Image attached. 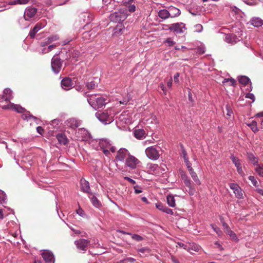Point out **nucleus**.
<instances>
[{"label": "nucleus", "mask_w": 263, "mask_h": 263, "mask_svg": "<svg viewBox=\"0 0 263 263\" xmlns=\"http://www.w3.org/2000/svg\"><path fill=\"white\" fill-rule=\"evenodd\" d=\"M87 101L90 105L95 109L102 107L106 103V99L99 95L93 94L90 95Z\"/></svg>", "instance_id": "f257e3e1"}, {"label": "nucleus", "mask_w": 263, "mask_h": 263, "mask_svg": "<svg viewBox=\"0 0 263 263\" xmlns=\"http://www.w3.org/2000/svg\"><path fill=\"white\" fill-rule=\"evenodd\" d=\"M96 117L105 124H109L113 121V118L107 111L98 112L96 114Z\"/></svg>", "instance_id": "f03ea898"}, {"label": "nucleus", "mask_w": 263, "mask_h": 263, "mask_svg": "<svg viewBox=\"0 0 263 263\" xmlns=\"http://www.w3.org/2000/svg\"><path fill=\"white\" fill-rule=\"evenodd\" d=\"M164 27H168V30L176 33H182L185 29V25L183 23H174L170 25H164Z\"/></svg>", "instance_id": "7ed1b4c3"}, {"label": "nucleus", "mask_w": 263, "mask_h": 263, "mask_svg": "<svg viewBox=\"0 0 263 263\" xmlns=\"http://www.w3.org/2000/svg\"><path fill=\"white\" fill-rule=\"evenodd\" d=\"M147 157L152 160H157L159 156V151L154 146H150L145 149Z\"/></svg>", "instance_id": "20e7f679"}, {"label": "nucleus", "mask_w": 263, "mask_h": 263, "mask_svg": "<svg viewBox=\"0 0 263 263\" xmlns=\"http://www.w3.org/2000/svg\"><path fill=\"white\" fill-rule=\"evenodd\" d=\"M140 163V161L134 156L128 155L125 160V165L132 169H135Z\"/></svg>", "instance_id": "39448f33"}, {"label": "nucleus", "mask_w": 263, "mask_h": 263, "mask_svg": "<svg viewBox=\"0 0 263 263\" xmlns=\"http://www.w3.org/2000/svg\"><path fill=\"white\" fill-rule=\"evenodd\" d=\"M89 243V240L83 238L79 239L74 241V245L76 246L77 249L84 251H86Z\"/></svg>", "instance_id": "423d86ee"}, {"label": "nucleus", "mask_w": 263, "mask_h": 263, "mask_svg": "<svg viewBox=\"0 0 263 263\" xmlns=\"http://www.w3.org/2000/svg\"><path fill=\"white\" fill-rule=\"evenodd\" d=\"M126 17V14L120 11L116 12L110 15V19L111 21L115 22H120L123 21Z\"/></svg>", "instance_id": "0eeeda50"}, {"label": "nucleus", "mask_w": 263, "mask_h": 263, "mask_svg": "<svg viewBox=\"0 0 263 263\" xmlns=\"http://www.w3.org/2000/svg\"><path fill=\"white\" fill-rule=\"evenodd\" d=\"M62 62L58 57H54L51 60V68L55 73H58L61 69Z\"/></svg>", "instance_id": "6e6552de"}, {"label": "nucleus", "mask_w": 263, "mask_h": 263, "mask_svg": "<svg viewBox=\"0 0 263 263\" xmlns=\"http://www.w3.org/2000/svg\"><path fill=\"white\" fill-rule=\"evenodd\" d=\"M37 12V9L35 8L28 7L26 9L24 17L25 20L28 21L30 18L33 17Z\"/></svg>", "instance_id": "1a4fd4ad"}, {"label": "nucleus", "mask_w": 263, "mask_h": 263, "mask_svg": "<svg viewBox=\"0 0 263 263\" xmlns=\"http://www.w3.org/2000/svg\"><path fill=\"white\" fill-rule=\"evenodd\" d=\"M77 136L82 140H87L90 139L91 135L85 128H82L78 129Z\"/></svg>", "instance_id": "9d476101"}, {"label": "nucleus", "mask_w": 263, "mask_h": 263, "mask_svg": "<svg viewBox=\"0 0 263 263\" xmlns=\"http://www.w3.org/2000/svg\"><path fill=\"white\" fill-rule=\"evenodd\" d=\"M61 86L65 90L70 89L73 85V83L71 79L70 78H64L61 81Z\"/></svg>", "instance_id": "9b49d317"}, {"label": "nucleus", "mask_w": 263, "mask_h": 263, "mask_svg": "<svg viewBox=\"0 0 263 263\" xmlns=\"http://www.w3.org/2000/svg\"><path fill=\"white\" fill-rule=\"evenodd\" d=\"M45 25L41 23H37L33 28L30 30L29 32V36L31 39H33L35 37V34L40 30L42 28H44Z\"/></svg>", "instance_id": "f8f14e48"}, {"label": "nucleus", "mask_w": 263, "mask_h": 263, "mask_svg": "<svg viewBox=\"0 0 263 263\" xmlns=\"http://www.w3.org/2000/svg\"><path fill=\"white\" fill-rule=\"evenodd\" d=\"M42 256L47 263H51L54 260L53 254L49 251H45L42 253Z\"/></svg>", "instance_id": "ddd939ff"}, {"label": "nucleus", "mask_w": 263, "mask_h": 263, "mask_svg": "<svg viewBox=\"0 0 263 263\" xmlns=\"http://www.w3.org/2000/svg\"><path fill=\"white\" fill-rule=\"evenodd\" d=\"M223 227L225 233L230 236V237L231 238V239L233 240H237V237L236 235V234L232 231L229 226L226 223L223 222Z\"/></svg>", "instance_id": "4468645a"}, {"label": "nucleus", "mask_w": 263, "mask_h": 263, "mask_svg": "<svg viewBox=\"0 0 263 263\" xmlns=\"http://www.w3.org/2000/svg\"><path fill=\"white\" fill-rule=\"evenodd\" d=\"M127 150L125 148H120L117 152L116 158L118 161L123 162L127 155Z\"/></svg>", "instance_id": "2eb2a0df"}, {"label": "nucleus", "mask_w": 263, "mask_h": 263, "mask_svg": "<svg viewBox=\"0 0 263 263\" xmlns=\"http://www.w3.org/2000/svg\"><path fill=\"white\" fill-rule=\"evenodd\" d=\"M124 29V26L122 24H118L113 29L112 35L114 36H118L123 33Z\"/></svg>", "instance_id": "dca6fc26"}, {"label": "nucleus", "mask_w": 263, "mask_h": 263, "mask_svg": "<svg viewBox=\"0 0 263 263\" xmlns=\"http://www.w3.org/2000/svg\"><path fill=\"white\" fill-rule=\"evenodd\" d=\"M81 189V190L85 193H89L90 190L89 183L85 179L82 178L80 180Z\"/></svg>", "instance_id": "f3484780"}, {"label": "nucleus", "mask_w": 263, "mask_h": 263, "mask_svg": "<svg viewBox=\"0 0 263 263\" xmlns=\"http://www.w3.org/2000/svg\"><path fill=\"white\" fill-rule=\"evenodd\" d=\"M125 6L130 12H134L136 10L135 0H128L124 2Z\"/></svg>", "instance_id": "a211bd4d"}, {"label": "nucleus", "mask_w": 263, "mask_h": 263, "mask_svg": "<svg viewBox=\"0 0 263 263\" xmlns=\"http://www.w3.org/2000/svg\"><path fill=\"white\" fill-rule=\"evenodd\" d=\"M250 24L254 27H259L263 24V20L258 17H253L250 21Z\"/></svg>", "instance_id": "6ab92c4d"}, {"label": "nucleus", "mask_w": 263, "mask_h": 263, "mask_svg": "<svg viewBox=\"0 0 263 263\" xmlns=\"http://www.w3.org/2000/svg\"><path fill=\"white\" fill-rule=\"evenodd\" d=\"M56 137L59 143L61 144L65 145L69 142L68 139L64 134H59L57 135Z\"/></svg>", "instance_id": "aec40b11"}, {"label": "nucleus", "mask_w": 263, "mask_h": 263, "mask_svg": "<svg viewBox=\"0 0 263 263\" xmlns=\"http://www.w3.org/2000/svg\"><path fill=\"white\" fill-rule=\"evenodd\" d=\"M156 206L158 209L163 211V212H165V213L170 214V215L173 214V212L171 209L168 208L167 207L165 206V205H164L163 204H162L161 203H157L156 204Z\"/></svg>", "instance_id": "412c9836"}, {"label": "nucleus", "mask_w": 263, "mask_h": 263, "mask_svg": "<svg viewBox=\"0 0 263 263\" xmlns=\"http://www.w3.org/2000/svg\"><path fill=\"white\" fill-rule=\"evenodd\" d=\"M66 124L72 128H76L79 126V122L73 118H71L66 121Z\"/></svg>", "instance_id": "4be33fe9"}, {"label": "nucleus", "mask_w": 263, "mask_h": 263, "mask_svg": "<svg viewBox=\"0 0 263 263\" xmlns=\"http://www.w3.org/2000/svg\"><path fill=\"white\" fill-rule=\"evenodd\" d=\"M2 99L6 101L7 102H9V104L6 105L2 106V108L3 109H11L13 110V108L15 107V105L13 103L10 102V100L7 97L3 96L2 98Z\"/></svg>", "instance_id": "5701e85b"}, {"label": "nucleus", "mask_w": 263, "mask_h": 263, "mask_svg": "<svg viewBox=\"0 0 263 263\" xmlns=\"http://www.w3.org/2000/svg\"><path fill=\"white\" fill-rule=\"evenodd\" d=\"M158 16L162 19H166L171 17V13L170 11L166 9H162L159 11Z\"/></svg>", "instance_id": "b1692460"}, {"label": "nucleus", "mask_w": 263, "mask_h": 263, "mask_svg": "<svg viewBox=\"0 0 263 263\" xmlns=\"http://www.w3.org/2000/svg\"><path fill=\"white\" fill-rule=\"evenodd\" d=\"M135 137L139 139H142L144 137L145 131L143 129H136L134 132Z\"/></svg>", "instance_id": "393cba45"}, {"label": "nucleus", "mask_w": 263, "mask_h": 263, "mask_svg": "<svg viewBox=\"0 0 263 263\" xmlns=\"http://www.w3.org/2000/svg\"><path fill=\"white\" fill-rule=\"evenodd\" d=\"M169 10L171 13V17H176L180 14V10L176 7H171Z\"/></svg>", "instance_id": "a878e982"}, {"label": "nucleus", "mask_w": 263, "mask_h": 263, "mask_svg": "<svg viewBox=\"0 0 263 263\" xmlns=\"http://www.w3.org/2000/svg\"><path fill=\"white\" fill-rule=\"evenodd\" d=\"M190 174L194 181V182L198 185L200 184V181L196 174V173L194 171L193 169H190V170H189Z\"/></svg>", "instance_id": "bb28decb"}, {"label": "nucleus", "mask_w": 263, "mask_h": 263, "mask_svg": "<svg viewBox=\"0 0 263 263\" xmlns=\"http://www.w3.org/2000/svg\"><path fill=\"white\" fill-rule=\"evenodd\" d=\"M247 157L253 164L256 165L257 164L258 159L252 153H248Z\"/></svg>", "instance_id": "cd10ccee"}, {"label": "nucleus", "mask_w": 263, "mask_h": 263, "mask_svg": "<svg viewBox=\"0 0 263 263\" xmlns=\"http://www.w3.org/2000/svg\"><path fill=\"white\" fill-rule=\"evenodd\" d=\"M166 199L167 203L170 206L174 207L175 206V200L173 196L168 195Z\"/></svg>", "instance_id": "c85d7f7f"}, {"label": "nucleus", "mask_w": 263, "mask_h": 263, "mask_svg": "<svg viewBox=\"0 0 263 263\" xmlns=\"http://www.w3.org/2000/svg\"><path fill=\"white\" fill-rule=\"evenodd\" d=\"M22 118L24 120L33 119L35 121H36L38 120V119L36 117L33 116V115H30L29 112L23 114L22 116Z\"/></svg>", "instance_id": "c756f323"}, {"label": "nucleus", "mask_w": 263, "mask_h": 263, "mask_svg": "<svg viewBox=\"0 0 263 263\" xmlns=\"http://www.w3.org/2000/svg\"><path fill=\"white\" fill-rule=\"evenodd\" d=\"M248 125L251 128L253 132L256 133L258 132V129L257 127V124L255 121L253 120L250 123L248 124Z\"/></svg>", "instance_id": "7c9ffc66"}, {"label": "nucleus", "mask_w": 263, "mask_h": 263, "mask_svg": "<svg viewBox=\"0 0 263 263\" xmlns=\"http://www.w3.org/2000/svg\"><path fill=\"white\" fill-rule=\"evenodd\" d=\"M182 178L183 180L184 183L187 187H190L192 186V181L190 179H188L185 175H182Z\"/></svg>", "instance_id": "2f4dec72"}, {"label": "nucleus", "mask_w": 263, "mask_h": 263, "mask_svg": "<svg viewBox=\"0 0 263 263\" xmlns=\"http://www.w3.org/2000/svg\"><path fill=\"white\" fill-rule=\"evenodd\" d=\"M239 82L240 83L243 84L244 85H246L249 84L250 82V79L246 76H241L239 79Z\"/></svg>", "instance_id": "473e14b6"}, {"label": "nucleus", "mask_w": 263, "mask_h": 263, "mask_svg": "<svg viewBox=\"0 0 263 263\" xmlns=\"http://www.w3.org/2000/svg\"><path fill=\"white\" fill-rule=\"evenodd\" d=\"M91 200L93 205L97 208H99L101 205L100 202L95 196H92L91 198Z\"/></svg>", "instance_id": "72a5a7b5"}, {"label": "nucleus", "mask_w": 263, "mask_h": 263, "mask_svg": "<svg viewBox=\"0 0 263 263\" xmlns=\"http://www.w3.org/2000/svg\"><path fill=\"white\" fill-rule=\"evenodd\" d=\"M230 159H231V160L232 161V162L235 164V165L236 167L241 165V164L239 162V160L237 157H236L233 155H232L230 157Z\"/></svg>", "instance_id": "f704fd0d"}, {"label": "nucleus", "mask_w": 263, "mask_h": 263, "mask_svg": "<svg viewBox=\"0 0 263 263\" xmlns=\"http://www.w3.org/2000/svg\"><path fill=\"white\" fill-rule=\"evenodd\" d=\"M255 170L259 176L263 177V164L258 165Z\"/></svg>", "instance_id": "c9c22d12"}, {"label": "nucleus", "mask_w": 263, "mask_h": 263, "mask_svg": "<svg viewBox=\"0 0 263 263\" xmlns=\"http://www.w3.org/2000/svg\"><path fill=\"white\" fill-rule=\"evenodd\" d=\"M234 36L233 34H227L225 37V41L227 43L233 44L235 39Z\"/></svg>", "instance_id": "e433bc0d"}, {"label": "nucleus", "mask_w": 263, "mask_h": 263, "mask_svg": "<svg viewBox=\"0 0 263 263\" xmlns=\"http://www.w3.org/2000/svg\"><path fill=\"white\" fill-rule=\"evenodd\" d=\"M30 0H15L11 2V5L20 4L24 5L27 4Z\"/></svg>", "instance_id": "4c0bfd02"}, {"label": "nucleus", "mask_w": 263, "mask_h": 263, "mask_svg": "<svg viewBox=\"0 0 263 263\" xmlns=\"http://www.w3.org/2000/svg\"><path fill=\"white\" fill-rule=\"evenodd\" d=\"M48 42L50 44L53 41H57L59 39L58 35H51L47 38Z\"/></svg>", "instance_id": "58836bf2"}, {"label": "nucleus", "mask_w": 263, "mask_h": 263, "mask_svg": "<svg viewBox=\"0 0 263 263\" xmlns=\"http://www.w3.org/2000/svg\"><path fill=\"white\" fill-rule=\"evenodd\" d=\"M97 86V83L95 81H91L86 83V86L88 89H93Z\"/></svg>", "instance_id": "ea45409f"}, {"label": "nucleus", "mask_w": 263, "mask_h": 263, "mask_svg": "<svg viewBox=\"0 0 263 263\" xmlns=\"http://www.w3.org/2000/svg\"><path fill=\"white\" fill-rule=\"evenodd\" d=\"M211 227L213 230L217 234V235L219 236H221L222 235V232L220 230V229L217 227L212 224Z\"/></svg>", "instance_id": "a19ab883"}, {"label": "nucleus", "mask_w": 263, "mask_h": 263, "mask_svg": "<svg viewBox=\"0 0 263 263\" xmlns=\"http://www.w3.org/2000/svg\"><path fill=\"white\" fill-rule=\"evenodd\" d=\"M13 110L19 113H23L26 111V109L24 108L17 105H15V107L13 108Z\"/></svg>", "instance_id": "79ce46f5"}, {"label": "nucleus", "mask_w": 263, "mask_h": 263, "mask_svg": "<svg viewBox=\"0 0 263 263\" xmlns=\"http://www.w3.org/2000/svg\"><path fill=\"white\" fill-rule=\"evenodd\" d=\"M222 82L223 83L229 82L230 83V85H231V86H234V85H235L236 84V81L234 79H232V78H231V79H224Z\"/></svg>", "instance_id": "37998d69"}, {"label": "nucleus", "mask_w": 263, "mask_h": 263, "mask_svg": "<svg viewBox=\"0 0 263 263\" xmlns=\"http://www.w3.org/2000/svg\"><path fill=\"white\" fill-rule=\"evenodd\" d=\"M234 193L235 194V196L237 198L239 199L243 198V194L240 187L239 188V190H236L235 192H234Z\"/></svg>", "instance_id": "c03bdc74"}, {"label": "nucleus", "mask_w": 263, "mask_h": 263, "mask_svg": "<svg viewBox=\"0 0 263 263\" xmlns=\"http://www.w3.org/2000/svg\"><path fill=\"white\" fill-rule=\"evenodd\" d=\"M249 179L250 180L252 183V184L255 186H257L258 185V182L255 179V177L253 176H250L249 177Z\"/></svg>", "instance_id": "a18cd8bd"}, {"label": "nucleus", "mask_w": 263, "mask_h": 263, "mask_svg": "<svg viewBox=\"0 0 263 263\" xmlns=\"http://www.w3.org/2000/svg\"><path fill=\"white\" fill-rule=\"evenodd\" d=\"M6 199V196L5 194L2 191H0V203H3L5 201Z\"/></svg>", "instance_id": "49530a36"}, {"label": "nucleus", "mask_w": 263, "mask_h": 263, "mask_svg": "<svg viewBox=\"0 0 263 263\" xmlns=\"http://www.w3.org/2000/svg\"><path fill=\"white\" fill-rule=\"evenodd\" d=\"M132 238L137 241H140L143 240L142 237L138 234H133L132 236Z\"/></svg>", "instance_id": "de8ad7c7"}, {"label": "nucleus", "mask_w": 263, "mask_h": 263, "mask_svg": "<svg viewBox=\"0 0 263 263\" xmlns=\"http://www.w3.org/2000/svg\"><path fill=\"white\" fill-rule=\"evenodd\" d=\"M230 187L232 190H233L234 192H235L236 190H239L240 188L239 185L235 183H231L230 184Z\"/></svg>", "instance_id": "09e8293b"}, {"label": "nucleus", "mask_w": 263, "mask_h": 263, "mask_svg": "<svg viewBox=\"0 0 263 263\" xmlns=\"http://www.w3.org/2000/svg\"><path fill=\"white\" fill-rule=\"evenodd\" d=\"M195 31L200 32L202 31L203 27L201 24H198L195 26Z\"/></svg>", "instance_id": "8fccbe9b"}, {"label": "nucleus", "mask_w": 263, "mask_h": 263, "mask_svg": "<svg viewBox=\"0 0 263 263\" xmlns=\"http://www.w3.org/2000/svg\"><path fill=\"white\" fill-rule=\"evenodd\" d=\"M91 35V33H90V31H86L84 32L82 34L83 38L86 39V40H89L90 39V36Z\"/></svg>", "instance_id": "3c124183"}, {"label": "nucleus", "mask_w": 263, "mask_h": 263, "mask_svg": "<svg viewBox=\"0 0 263 263\" xmlns=\"http://www.w3.org/2000/svg\"><path fill=\"white\" fill-rule=\"evenodd\" d=\"M182 155L183 158L184 160H187L189 159L187 154L186 152L185 151V149L183 148V147L182 146Z\"/></svg>", "instance_id": "603ef678"}, {"label": "nucleus", "mask_w": 263, "mask_h": 263, "mask_svg": "<svg viewBox=\"0 0 263 263\" xmlns=\"http://www.w3.org/2000/svg\"><path fill=\"white\" fill-rule=\"evenodd\" d=\"M165 43H167L168 45L169 46H173L175 44V42L171 40L170 38H167L165 41L164 42Z\"/></svg>", "instance_id": "864d4df0"}, {"label": "nucleus", "mask_w": 263, "mask_h": 263, "mask_svg": "<svg viewBox=\"0 0 263 263\" xmlns=\"http://www.w3.org/2000/svg\"><path fill=\"white\" fill-rule=\"evenodd\" d=\"M196 193V189L193 186L189 187V194L190 195H193Z\"/></svg>", "instance_id": "5fc2aeb1"}, {"label": "nucleus", "mask_w": 263, "mask_h": 263, "mask_svg": "<svg viewBox=\"0 0 263 263\" xmlns=\"http://www.w3.org/2000/svg\"><path fill=\"white\" fill-rule=\"evenodd\" d=\"M236 168H237V171L239 174H240L242 176L245 175V173L242 171V167L241 165L237 167Z\"/></svg>", "instance_id": "6e6d98bb"}, {"label": "nucleus", "mask_w": 263, "mask_h": 263, "mask_svg": "<svg viewBox=\"0 0 263 263\" xmlns=\"http://www.w3.org/2000/svg\"><path fill=\"white\" fill-rule=\"evenodd\" d=\"M226 110L227 111V115L229 117H231L232 114H233V112H232V110L231 109L230 107L228 105H227Z\"/></svg>", "instance_id": "4d7b16f0"}, {"label": "nucleus", "mask_w": 263, "mask_h": 263, "mask_svg": "<svg viewBox=\"0 0 263 263\" xmlns=\"http://www.w3.org/2000/svg\"><path fill=\"white\" fill-rule=\"evenodd\" d=\"M246 98L251 99L253 101L255 100V96L253 93H248L246 95Z\"/></svg>", "instance_id": "13d9d810"}, {"label": "nucleus", "mask_w": 263, "mask_h": 263, "mask_svg": "<svg viewBox=\"0 0 263 263\" xmlns=\"http://www.w3.org/2000/svg\"><path fill=\"white\" fill-rule=\"evenodd\" d=\"M178 245L181 247V248H183V249H185V250H187L188 251H189V247L186 245H185L182 242H178Z\"/></svg>", "instance_id": "bf43d9fd"}, {"label": "nucleus", "mask_w": 263, "mask_h": 263, "mask_svg": "<svg viewBox=\"0 0 263 263\" xmlns=\"http://www.w3.org/2000/svg\"><path fill=\"white\" fill-rule=\"evenodd\" d=\"M180 74H179V73L178 72H177L175 73V74L174 75V82L176 83H178L179 81V77Z\"/></svg>", "instance_id": "052dcab7"}, {"label": "nucleus", "mask_w": 263, "mask_h": 263, "mask_svg": "<svg viewBox=\"0 0 263 263\" xmlns=\"http://www.w3.org/2000/svg\"><path fill=\"white\" fill-rule=\"evenodd\" d=\"M134 190H135V193L136 194H138L139 193H142V191L141 190V189L139 188V187L138 186H135L134 187Z\"/></svg>", "instance_id": "680f3d73"}, {"label": "nucleus", "mask_w": 263, "mask_h": 263, "mask_svg": "<svg viewBox=\"0 0 263 263\" xmlns=\"http://www.w3.org/2000/svg\"><path fill=\"white\" fill-rule=\"evenodd\" d=\"M50 43L48 42L47 38L41 43V46L42 47L46 46Z\"/></svg>", "instance_id": "e2e57ef3"}, {"label": "nucleus", "mask_w": 263, "mask_h": 263, "mask_svg": "<svg viewBox=\"0 0 263 263\" xmlns=\"http://www.w3.org/2000/svg\"><path fill=\"white\" fill-rule=\"evenodd\" d=\"M124 179L128 181V182H129L130 183H132L133 184H134L136 183V181L135 180H134L133 179L130 178L129 177H125Z\"/></svg>", "instance_id": "0e129e2a"}, {"label": "nucleus", "mask_w": 263, "mask_h": 263, "mask_svg": "<svg viewBox=\"0 0 263 263\" xmlns=\"http://www.w3.org/2000/svg\"><path fill=\"white\" fill-rule=\"evenodd\" d=\"M56 47V45L54 44H52L51 45H49L48 47L47 51H45V53L48 52L50 51H51L53 48H54Z\"/></svg>", "instance_id": "69168bd1"}, {"label": "nucleus", "mask_w": 263, "mask_h": 263, "mask_svg": "<svg viewBox=\"0 0 263 263\" xmlns=\"http://www.w3.org/2000/svg\"><path fill=\"white\" fill-rule=\"evenodd\" d=\"M184 162H185V163L186 164V165L187 166V168L188 170H190V169H193V168L191 166V163H190L189 159L187 160H185Z\"/></svg>", "instance_id": "338daca9"}, {"label": "nucleus", "mask_w": 263, "mask_h": 263, "mask_svg": "<svg viewBox=\"0 0 263 263\" xmlns=\"http://www.w3.org/2000/svg\"><path fill=\"white\" fill-rule=\"evenodd\" d=\"M125 261L130 263H133L134 262L136 261V260L134 258L128 257L125 259Z\"/></svg>", "instance_id": "774afa93"}]
</instances>
